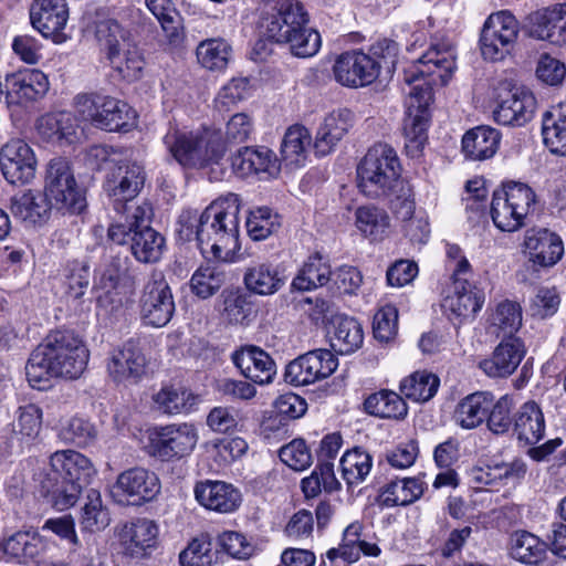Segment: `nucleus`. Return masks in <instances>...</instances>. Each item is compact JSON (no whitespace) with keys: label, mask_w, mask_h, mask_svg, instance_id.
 Wrapping results in <instances>:
<instances>
[{"label":"nucleus","mask_w":566,"mask_h":566,"mask_svg":"<svg viewBox=\"0 0 566 566\" xmlns=\"http://www.w3.org/2000/svg\"><path fill=\"white\" fill-rule=\"evenodd\" d=\"M455 69V55L450 45L436 44L405 70L403 81L410 86L407 115L403 120L405 148L411 158L419 157L428 139V107L432 98L430 84L446 85Z\"/></svg>","instance_id":"f257e3e1"},{"label":"nucleus","mask_w":566,"mask_h":566,"mask_svg":"<svg viewBox=\"0 0 566 566\" xmlns=\"http://www.w3.org/2000/svg\"><path fill=\"white\" fill-rule=\"evenodd\" d=\"M88 356L86 346L74 332L53 331L32 352L25 366L27 378L39 389L50 377L76 379L85 370Z\"/></svg>","instance_id":"f03ea898"},{"label":"nucleus","mask_w":566,"mask_h":566,"mask_svg":"<svg viewBox=\"0 0 566 566\" xmlns=\"http://www.w3.org/2000/svg\"><path fill=\"white\" fill-rule=\"evenodd\" d=\"M240 210V197L230 192L202 211L196 226V238L205 256L227 261L239 249Z\"/></svg>","instance_id":"7ed1b4c3"},{"label":"nucleus","mask_w":566,"mask_h":566,"mask_svg":"<svg viewBox=\"0 0 566 566\" xmlns=\"http://www.w3.org/2000/svg\"><path fill=\"white\" fill-rule=\"evenodd\" d=\"M95 474L88 458L73 450L54 452L50 469L39 481L40 493L57 510L73 506L82 491Z\"/></svg>","instance_id":"20e7f679"},{"label":"nucleus","mask_w":566,"mask_h":566,"mask_svg":"<svg viewBox=\"0 0 566 566\" xmlns=\"http://www.w3.org/2000/svg\"><path fill=\"white\" fill-rule=\"evenodd\" d=\"M145 181L146 171L140 163L123 159L113 164L106 175L104 190L112 199L116 213H127L135 220L151 219V206L145 200H136Z\"/></svg>","instance_id":"39448f33"},{"label":"nucleus","mask_w":566,"mask_h":566,"mask_svg":"<svg viewBox=\"0 0 566 566\" xmlns=\"http://www.w3.org/2000/svg\"><path fill=\"white\" fill-rule=\"evenodd\" d=\"M169 154L185 168L201 169L218 164L226 154V142L217 129L171 130L164 137Z\"/></svg>","instance_id":"423d86ee"},{"label":"nucleus","mask_w":566,"mask_h":566,"mask_svg":"<svg viewBox=\"0 0 566 566\" xmlns=\"http://www.w3.org/2000/svg\"><path fill=\"white\" fill-rule=\"evenodd\" d=\"M401 166L395 149L387 144H376L368 149L357 167L359 189L368 197L389 196L394 189L403 188Z\"/></svg>","instance_id":"0eeeda50"},{"label":"nucleus","mask_w":566,"mask_h":566,"mask_svg":"<svg viewBox=\"0 0 566 566\" xmlns=\"http://www.w3.org/2000/svg\"><path fill=\"white\" fill-rule=\"evenodd\" d=\"M306 13L300 2L282 14H272L264 19V35L276 43L289 44L291 53L297 57L314 55L321 45L319 34L305 28Z\"/></svg>","instance_id":"6e6552de"},{"label":"nucleus","mask_w":566,"mask_h":566,"mask_svg":"<svg viewBox=\"0 0 566 566\" xmlns=\"http://www.w3.org/2000/svg\"><path fill=\"white\" fill-rule=\"evenodd\" d=\"M74 107L84 120L108 132H126L136 124V113L126 102L99 92L76 95Z\"/></svg>","instance_id":"1a4fd4ad"},{"label":"nucleus","mask_w":566,"mask_h":566,"mask_svg":"<svg viewBox=\"0 0 566 566\" xmlns=\"http://www.w3.org/2000/svg\"><path fill=\"white\" fill-rule=\"evenodd\" d=\"M535 205L536 195L531 187L522 182H509L493 192L492 221L501 231H517L526 224Z\"/></svg>","instance_id":"9d476101"},{"label":"nucleus","mask_w":566,"mask_h":566,"mask_svg":"<svg viewBox=\"0 0 566 566\" xmlns=\"http://www.w3.org/2000/svg\"><path fill=\"white\" fill-rule=\"evenodd\" d=\"M44 197L62 213L80 214L86 208L83 189L77 185L67 159L55 157L46 165Z\"/></svg>","instance_id":"9b49d317"},{"label":"nucleus","mask_w":566,"mask_h":566,"mask_svg":"<svg viewBox=\"0 0 566 566\" xmlns=\"http://www.w3.org/2000/svg\"><path fill=\"white\" fill-rule=\"evenodd\" d=\"M518 35V22L509 11L491 14L480 36L481 53L485 60L501 61L511 53Z\"/></svg>","instance_id":"f8f14e48"},{"label":"nucleus","mask_w":566,"mask_h":566,"mask_svg":"<svg viewBox=\"0 0 566 566\" xmlns=\"http://www.w3.org/2000/svg\"><path fill=\"white\" fill-rule=\"evenodd\" d=\"M140 314L147 325L161 327L172 317L175 302L161 272H153L140 296Z\"/></svg>","instance_id":"ddd939ff"},{"label":"nucleus","mask_w":566,"mask_h":566,"mask_svg":"<svg viewBox=\"0 0 566 566\" xmlns=\"http://www.w3.org/2000/svg\"><path fill=\"white\" fill-rule=\"evenodd\" d=\"M159 491L160 483L154 472L134 468L118 475L111 494L120 505H140L151 501Z\"/></svg>","instance_id":"4468645a"},{"label":"nucleus","mask_w":566,"mask_h":566,"mask_svg":"<svg viewBox=\"0 0 566 566\" xmlns=\"http://www.w3.org/2000/svg\"><path fill=\"white\" fill-rule=\"evenodd\" d=\"M337 366V358L328 349L310 350L286 366L284 378L293 386H306L327 378Z\"/></svg>","instance_id":"2eb2a0df"},{"label":"nucleus","mask_w":566,"mask_h":566,"mask_svg":"<svg viewBox=\"0 0 566 566\" xmlns=\"http://www.w3.org/2000/svg\"><path fill=\"white\" fill-rule=\"evenodd\" d=\"M380 64L369 54L352 50L338 55L333 74L346 87H363L371 84L379 75Z\"/></svg>","instance_id":"dca6fc26"},{"label":"nucleus","mask_w":566,"mask_h":566,"mask_svg":"<svg viewBox=\"0 0 566 566\" xmlns=\"http://www.w3.org/2000/svg\"><path fill=\"white\" fill-rule=\"evenodd\" d=\"M147 359L137 338H129L113 349L107 359V374L117 384H137L146 374Z\"/></svg>","instance_id":"f3484780"},{"label":"nucleus","mask_w":566,"mask_h":566,"mask_svg":"<svg viewBox=\"0 0 566 566\" xmlns=\"http://www.w3.org/2000/svg\"><path fill=\"white\" fill-rule=\"evenodd\" d=\"M0 167L8 182L25 185L35 176L36 158L23 139L13 138L0 149Z\"/></svg>","instance_id":"a211bd4d"},{"label":"nucleus","mask_w":566,"mask_h":566,"mask_svg":"<svg viewBox=\"0 0 566 566\" xmlns=\"http://www.w3.org/2000/svg\"><path fill=\"white\" fill-rule=\"evenodd\" d=\"M115 535L125 555L143 558L156 546L158 528L148 518H135L117 525Z\"/></svg>","instance_id":"6ab92c4d"},{"label":"nucleus","mask_w":566,"mask_h":566,"mask_svg":"<svg viewBox=\"0 0 566 566\" xmlns=\"http://www.w3.org/2000/svg\"><path fill=\"white\" fill-rule=\"evenodd\" d=\"M197 441V430L192 424H170L160 428L151 442V452L163 461L182 458L193 450Z\"/></svg>","instance_id":"aec40b11"},{"label":"nucleus","mask_w":566,"mask_h":566,"mask_svg":"<svg viewBox=\"0 0 566 566\" xmlns=\"http://www.w3.org/2000/svg\"><path fill=\"white\" fill-rule=\"evenodd\" d=\"M528 36L553 44H566V3L532 12L526 18Z\"/></svg>","instance_id":"412c9836"},{"label":"nucleus","mask_w":566,"mask_h":566,"mask_svg":"<svg viewBox=\"0 0 566 566\" xmlns=\"http://www.w3.org/2000/svg\"><path fill=\"white\" fill-rule=\"evenodd\" d=\"M69 19L65 0H33L30 7L32 27L45 38L57 41Z\"/></svg>","instance_id":"4be33fe9"},{"label":"nucleus","mask_w":566,"mask_h":566,"mask_svg":"<svg viewBox=\"0 0 566 566\" xmlns=\"http://www.w3.org/2000/svg\"><path fill=\"white\" fill-rule=\"evenodd\" d=\"M525 355V347L520 338L502 339L490 358L479 363V367L490 377L500 378L512 375Z\"/></svg>","instance_id":"5701e85b"},{"label":"nucleus","mask_w":566,"mask_h":566,"mask_svg":"<svg viewBox=\"0 0 566 566\" xmlns=\"http://www.w3.org/2000/svg\"><path fill=\"white\" fill-rule=\"evenodd\" d=\"M195 497L206 509L219 513L233 512L241 502L240 492L223 481L198 482L195 486Z\"/></svg>","instance_id":"b1692460"},{"label":"nucleus","mask_w":566,"mask_h":566,"mask_svg":"<svg viewBox=\"0 0 566 566\" xmlns=\"http://www.w3.org/2000/svg\"><path fill=\"white\" fill-rule=\"evenodd\" d=\"M232 361L245 378L259 385L271 382L276 374L274 360L255 346L234 352Z\"/></svg>","instance_id":"393cba45"},{"label":"nucleus","mask_w":566,"mask_h":566,"mask_svg":"<svg viewBox=\"0 0 566 566\" xmlns=\"http://www.w3.org/2000/svg\"><path fill=\"white\" fill-rule=\"evenodd\" d=\"M524 245L528 251L530 261L541 266L554 265L564 252L560 238L547 229L527 230Z\"/></svg>","instance_id":"a878e982"},{"label":"nucleus","mask_w":566,"mask_h":566,"mask_svg":"<svg viewBox=\"0 0 566 566\" xmlns=\"http://www.w3.org/2000/svg\"><path fill=\"white\" fill-rule=\"evenodd\" d=\"M536 99L525 90H515L494 111V118L501 125L523 126L532 119Z\"/></svg>","instance_id":"bb28decb"},{"label":"nucleus","mask_w":566,"mask_h":566,"mask_svg":"<svg viewBox=\"0 0 566 566\" xmlns=\"http://www.w3.org/2000/svg\"><path fill=\"white\" fill-rule=\"evenodd\" d=\"M354 114L342 108L329 113L317 130L314 149L317 155L325 156L347 134L353 126Z\"/></svg>","instance_id":"cd10ccee"},{"label":"nucleus","mask_w":566,"mask_h":566,"mask_svg":"<svg viewBox=\"0 0 566 566\" xmlns=\"http://www.w3.org/2000/svg\"><path fill=\"white\" fill-rule=\"evenodd\" d=\"M513 432L520 442L533 446L539 442L545 433L543 411L534 400L523 403L514 413Z\"/></svg>","instance_id":"c85d7f7f"},{"label":"nucleus","mask_w":566,"mask_h":566,"mask_svg":"<svg viewBox=\"0 0 566 566\" xmlns=\"http://www.w3.org/2000/svg\"><path fill=\"white\" fill-rule=\"evenodd\" d=\"M245 287L258 295H272L285 283L279 268L270 262L254 263L247 268L243 277Z\"/></svg>","instance_id":"c756f323"},{"label":"nucleus","mask_w":566,"mask_h":566,"mask_svg":"<svg viewBox=\"0 0 566 566\" xmlns=\"http://www.w3.org/2000/svg\"><path fill=\"white\" fill-rule=\"evenodd\" d=\"M500 133L488 126H478L468 130L462 138V151L471 160L491 158L497 150Z\"/></svg>","instance_id":"7c9ffc66"},{"label":"nucleus","mask_w":566,"mask_h":566,"mask_svg":"<svg viewBox=\"0 0 566 566\" xmlns=\"http://www.w3.org/2000/svg\"><path fill=\"white\" fill-rule=\"evenodd\" d=\"M332 325L331 346L336 353L347 355L360 348L364 331L357 319L338 315L333 318Z\"/></svg>","instance_id":"2f4dec72"},{"label":"nucleus","mask_w":566,"mask_h":566,"mask_svg":"<svg viewBox=\"0 0 566 566\" xmlns=\"http://www.w3.org/2000/svg\"><path fill=\"white\" fill-rule=\"evenodd\" d=\"M14 105H24L42 98L49 91V80L39 70H27L12 74Z\"/></svg>","instance_id":"473e14b6"},{"label":"nucleus","mask_w":566,"mask_h":566,"mask_svg":"<svg viewBox=\"0 0 566 566\" xmlns=\"http://www.w3.org/2000/svg\"><path fill=\"white\" fill-rule=\"evenodd\" d=\"M232 167L240 176L272 172L276 169V158L266 147H244L232 158Z\"/></svg>","instance_id":"72a5a7b5"},{"label":"nucleus","mask_w":566,"mask_h":566,"mask_svg":"<svg viewBox=\"0 0 566 566\" xmlns=\"http://www.w3.org/2000/svg\"><path fill=\"white\" fill-rule=\"evenodd\" d=\"M165 249V238L148 224L143 223L130 238V251L142 263L160 260Z\"/></svg>","instance_id":"f704fd0d"},{"label":"nucleus","mask_w":566,"mask_h":566,"mask_svg":"<svg viewBox=\"0 0 566 566\" xmlns=\"http://www.w3.org/2000/svg\"><path fill=\"white\" fill-rule=\"evenodd\" d=\"M458 282L453 294L447 297L444 306L458 317H473L484 303V294L468 280Z\"/></svg>","instance_id":"c9c22d12"},{"label":"nucleus","mask_w":566,"mask_h":566,"mask_svg":"<svg viewBox=\"0 0 566 566\" xmlns=\"http://www.w3.org/2000/svg\"><path fill=\"white\" fill-rule=\"evenodd\" d=\"M545 145L557 155H566V102L553 106L543 116Z\"/></svg>","instance_id":"e433bc0d"},{"label":"nucleus","mask_w":566,"mask_h":566,"mask_svg":"<svg viewBox=\"0 0 566 566\" xmlns=\"http://www.w3.org/2000/svg\"><path fill=\"white\" fill-rule=\"evenodd\" d=\"M493 396L490 392H474L467 396L455 410L457 422L465 429L480 426L492 406Z\"/></svg>","instance_id":"4c0bfd02"},{"label":"nucleus","mask_w":566,"mask_h":566,"mask_svg":"<svg viewBox=\"0 0 566 566\" xmlns=\"http://www.w3.org/2000/svg\"><path fill=\"white\" fill-rule=\"evenodd\" d=\"M39 134L48 142L71 143L76 133L74 117L66 112L43 115L36 124Z\"/></svg>","instance_id":"58836bf2"},{"label":"nucleus","mask_w":566,"mask_h":566,"mask_svg":"<svg viewBox=\"0 0 566 566\" xmlns=\"http://www.w3.org/2000/svg\"><path fill=\"white\" fill-rule=\"evenodd\" d=\"M331 266L318 252L308 256L292 282L297 291H311L324 286L331 280Z\"/></svg>","instance_id":"ea45409f"},{"label":"nucleus","mask_w":566,"mask_h":566,"mask_svg":"<svg viewBox=\"0 0 566 566\" xmlns=\"http://www.w3.org/2000/svg\"><path fill=\"white\" fill-rule=\"evenodd\" d=\"M51 203L43 193L29 190L11 200V212L15 218L29 223H38L48 218Z\"/></svg>","instance_id":"a19ab883"},{"label":"nucleus","mask_w":566,"mask_h":566,"mask_svg":"<svg viewBox=\"0 0 566 566\" xmlns=\"http://www.w3.org/2000/svg\"><path fill=\"white\" fill-rule=\"evenodd\" d=\"M364 407L369 415L379 418L403 419L408 412L405 400L391 390H380L370 395Z\"/></svg>","instance_id":"79ce46f5"},{"label":"nucleus","mask_w":566,"mask_h":566,"mask_svg":"<svg viewBox=\"0 0 566 566\" xmlns=\"http://www.w3.org/2000/svg\"><path fill=\"white\" fill-rule=\"evenodd\" d=\"M511 556L520 563L536 565L546 556V544L530 532L517 531L511 536Z\"/></svg>","instance_id":"37998d69"},{"label":"nucleus","mask_w":566,"mask_h":566,"mask_svg":"<svg viewBox=\"0 0 566 566\" xmlns=\"http://www.w3.org/2000/svg\"><path fill=\"white\" fill-rule=\"evenodd\" d=\"M2 549L18 563H28L40 554L42 541L35 532L19 531L3 541Z\"/></svg>","instance_id":"c03bdc74"},{"label":"nucleus","mask_w":566,"mask_h":566,"mask_svg":"<svg viewBox=\"0 0 566 566\" xmlns=\"http://www.w3.org/2000/svg\"><path fill=\"white\" fill-rule=\"evenodd\" d=\"M113 70L125 81L133 82L142 76L145 61L137 46L132 43L107 56Z\"/></svg>","instance_id":"a18cd8bd"},{"label":"nucleus","mask_w":566,"mask_h":566,"mask_svg":"<svg viewBox=\"0 0 566 566\" xmlns=\"http://www.w3.org/2000/svg\"><path fill=\"white\" fill-rule=\"evenodd\" d=\"M356 227L360 233L370 240H382L389 229L387 212L375 206L359 207L356 212Z\"/></svg>","instance_id":"49530a36"},{"label":"nucleus","mask_w":566,"mask_h":566,"mask_svg":"<svg viewBox=\"0 0 566 566\" xmlns=\"http://www.w3.org/2000/svg\"><path fill=\"white\" fill-rule=\"evenodd\" d=\"M422 492V485L417 479L402 478L387 484L380 499L385 506H405L418 500Z\"/></svg>","instance_id":"de8ad7c7"},{"label":"nucleus","mask_w":566,"mask_h":566,"mask_svg":"<svg viewBox=\"0 0 566 566\" xmlns=\"http://www.w3.org/2000/svg\"><path fill=\"white\" fill-rule=\"evenodd\" d=\"M492 329L503 339L515 338L514 334L522 326L521 306L511 301L500 303L492 315Z\"/></svg>","instance_id":"09e8293b"},{"label":"nucleus","mask_w":566,"mask_h":566,"mask_svg":"<svg viewBox=\"0 0 566 566\" xmlns=\"http://www.w3.org/2000/svg\"><path fill=\"white\" fill-rule=\"evenodd\" d=\"M310 142V133L304 126H291L286 130L281 145L282 160L291 166H300L305 160Z\"/></svg>","instance_id":"8fccbe9b"},{"label":"nucleus","mask_w":566,"mask_h":566,"mask_svg":"<svg viewBox=\"0 0 566 566\" xmlns=\"http://www.w3.org/2000/svg\"><path fill=\"white\" fill-rule=\"evenodd\" d=\"M439 384L436 375L417 371L401 381L400 390L408 399L426 402L436 395Z\"/></svg>","instance_id":"3c124183"},{"label":"nucleus","mask_w":566,"mask_h":566,"mask_svg":"<svg viewBox=\"0 0 566 566\" xmlns=\"http://www.w3.org/2000/svg\"><path fill=\"white\" fill-rule=\"evenodd\" d=\"M231 46L222 39H208L197 48L198 62L211 71L226 69L231 55Z\"/></svg>","instance_id":"603ef678"},{"label":"nucleus","mask_w":566,"mask_h":566,"mask_svg":"<svg viewBox=\"0 0 566 566\" xmlns=\"http://www.w3.org/2000/svg\"><path fill=\"white\" fill-rule=\"evenodd\" d=\"M154 402L163 413L177 415L189 411L195 397L184 388L164 387L154 396Z\"/></svg>","instance_id":"864d4df0"},{"label":"nucleus","mask_w":566,"mask_h":566,"mask_svg":"<svg viewBox=\"0 0 566 566\" xmlns=\"http://www.w3.org/2000/svg\"><path fill=\"white\" fill-rule=\"evenodd\" d=\"M342 474L348 485L363 482L371 469V457L366 451L355 448L340 459Z\"/></svg>","instance_id":"5fc2aeb1"},{"label":"nucleus","mask_w":566,"mask_h":566,"mask_svg":"<svg viewBox=\"0 0 566 566\" xmlns=\"http://www.w3.org/2000/svg\"><path fill=\"white\" fill-rule=\"evenodd\" d=\"M96 38L106 50L107 56L133 43L129 31L114 19L103 20L97 24Z\"/></svg>","instance_id":"6e6d98bb"},{"label":"nucleus","mask_w":566,"mask_h":566,"mask_svg":"<svg viewBox=\"0 0 566 566\" xmlns=\"http://www.w3.org/2000/svg\"><path fill=\"white\" fill-rule=\"evenodd\" d=\"M149 11L157 18L170 42L181 38L178 12L171 0H145Z\"/></svg>","instance_id":"4d7b16f0"},{"label":"nucleus","mask_w":566,"mask_h":566,"mask_svg":"<svg viewBox=\"0 0 566 566\" xmlns=\"http://www.w3.org/2000/svg\"><path fill=\"white\" fill-rule=\"evenodd\" d=\"M280 217L266 207L250 212L247 219V231L254 241H261L279 231Z\"/></svg>","instance_id":"13d9d810"},{"label":"nucleus","mask_w":566,"mask_h":566,"mask_svg":"<svg viewBox=\"0 0 566 566\" xmlns=\"http://www.w3.org/2000/svg\"><path fill=\"white\" fill-rule=\"evenodd\" d=\"M226 281L223 272L214 266H201L191 276L190 289L200 298L216 294Z\"/></svg>","instance_id":"bf43d9fd"},{"label":"nucleus","mask_w":566,"mask_h":566,"mask_svg":"<svg viewBox=\"0 0 566 566\" xmlns=\"http://www.w3.org/2000/svg\"><path fill=\"white\" fill-rule=\"evenodd\" d=\"M81 523L90 532L101 531L109 524V514L103 507L102 497L97 490H88Z\"/></svg>","instance_id":"052dcab7"},{"label":"nucleus","mask_w":566,"mask_h":566,"mask_svg":"<svg viewBox=\"0 0 566 566\" xmlns=\"http://www.w3.org/2000/svg\"><path fill=\"white\" fill-rule=\"evenodd\" d=\"M512 408V399L507 396H503L496 402H492L488 412V428L493 433H506L514 426V417H511Z\"/></svg>","instance_id":"680f3d73"},{"label":"nucleus","mask_w":566,"mask_h":566,"mask_svg":"<svg viewBox=\"0 0 566 566\" xmlns=\"http://www.w3.org/2000/svg\"><path fill=\"white\" fill-rule=\"evenodd\" d=\"M398 328V311L392 305H386L374 316L373 332L380 343H389L395 338Z\"/></svg>","instance_id":"e2e57ef3"},{"label":"nucleus","mask_w":566,"mask_h":566,"mask_svg":"<svg viewBox=\"0 0 566 566\" xmlns=\"http://www.w3.org/2000/svg\"><path fill=\"white\" fill-rule=\"evenodd\" d=\"M280 459L295 471H302L312 463V455L302 439H295L282 447L279 452Z\"/></svg>","instance_id":"0e129e2a"},{"label":"nucleus","mask_w":566,"mask_h":566,"mask_svg":"<svg viewBox=\"0 0 566 566\" xmlns=\"http://www.w3.org/2000/svg\"><path fill=\"white\" fill-rule=\"evenodd\" d=\"M61 437L66 442L82 447L88 444L95 439L96 429L85 419L73 418L62 429Z\"/></svg>","instance_id":"69168bd1"},{"label":"nucleus","mask_w":566,"mask_h":566,"mask_svg":"<svg viewBox=\"0 0 566 566\" xmlns=\"http://www.w3.org/2000/svg\"><path fill=\"white\" fill-rule=\"evenodd\" d=\"M210 542L203 538L193 539L179 555L182 566H211L213 555Z\"/></svg>","instance_id":"338daca9"},{"label":"nucleus","mask_w":566,"mask_h":566,"mask_svg":"<svg viewBox=\"0 0 566 566\" xmlns=\"http://www.w3.org/2000/svg\"><path fill=\"white\" fill-rule=\"evenodd\" d=\"M42 424L41 409L35 405H27L18 409V419L13 428L20 434L34 438L40 432Z\"/></svg>","instance_id":"774afa93"}]
</instances>
